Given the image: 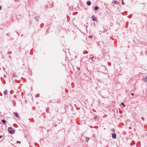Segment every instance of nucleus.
Listing matches in <instances>:
<instances>
[{
	"label": "nucleus",
	"mask_w": 147,
	"mask_h": 147,
	"mask_svg": "<svg viewBox=\"0 0 147 147\" xmlns=\"http://www.w3.org/2000/svg\"><path fill=\"white\" fill-rule=\"evenodd\" d=\"M9 132L11 134H13L15 132V131L12 130V128L11 127H9L8 128Z\"/></svg>",
	"instance_id": "f257e3e1"
},
{
	"label": "nucleus",
	"mask_w": 147,
	"mask_h": 147,
	"mask_svg": "<svg viewBox=\"0 0 147 147\" xmlns=\"http://www.w3.org/2000/svg\"><path fill=\"white\" fill-rule=\"evenodd\" d=\"M116 134L115 133H113L112 134V137L113 139H115L116 138Z\"/></svg>",
	"instance_id": "f03ea898"
},
{
	"label": "nucleus",
	"mask_w": 147,
	"mask_h": 147,
	"mask_svg": "<svg viewBox=\"0 0 147 147\" xmlns=\"http://www.w3.org/2000/svg\"><path fill=\"white\" fill-rule=\"evenodd\" d=\"M92 18L93 21H96V18L94 15H93L92 16Z\"/></svg>",
	"instance_id": "7ed1b4c3"
},
{
	"label": "nucleus",
	"mask_w": 147,
	"mask_h": 147,
	"mask_svg": "<svg viewBox=\"0 0 147 147\" xmlns=\"http://www.w3.org/2000/svg\"><path fill=\"white\" fill-rule=\"evenodd\" d=\"M39 18L38 16H36L35 17V19L37 21H38V18Z\"/></svg>",
	"instance_id": "20e7f679"
},
{
	"label": "nucleus",
	"mask_w": 147,
	"mask_h": 147,
	"mask_svg": "<svg viewBox=\"0 0 147 147\" xmlns=\"http://www.w3.org/2000/svg\"><path fill=\"white\" fill-rule=\"evenodd\" d=\"M143 80L145 82H147V76L144 78Z\"/></svg>",
	"instance_id": "39448f33"
},
{
	"label": "nucleus",
	"mask_w": 147,
	"mask_h": 147,
	"mask_svg": "<svg viewBox=\"0 0 147 147\" xmlns=\"http://www.w3.org/2000/svg\"><path fill=\"white\" fill-rule=\"evenodd\" d=\"M87 4L88 5L90 6V5H91V2L90 1H88L87 2Z\"/></svg>",
	"instance_id": "423d86ee"
},
{
	"label": "nucleus",
	"mask_w": 147,
	"mask_h": 147,
	"mask_svg": "<svg viewBox=\"0 0 147 147\" xmlns=\"http://www.w3.org/2000/svg\"><path fill=\"white\" fill-rule=\"evenodd\" d=\"M1 121L3 123L5 124L6 121L4 119H3L1 120Z\"/></svg>",
	"instance_id": "0eeeda50"
},
{
	"label": "nucleus",
	"mask_w": 147,
	"mask_h": 147,
	"mask_svg": "<svg viewBox=\"0 0 147 147\" xmlns=\"http://www.w3.org/2000/svg\"><path fill=\"white\" fill-rule=\"evenodd\" d=\"M99 9V7L97 6H96L94 8V9L96 11H97Z\"/></svg>",
	"instance_id": "6e6552de"
},
{
	"label": "nucleus",
	"mask_w": 147,
	"mask_h": 147,
	"mask_svg": "<svg viewBox=\"0 0 147 147\" xmlns=\"http://www.w3.org/2000/svg\"><path fill=\"white\" fill-rule=\"evenodd\" d=\"M14 114L15 115V116L16 117H18V118H19V117L17 113H14Z\"/></svg>",
	"instance_id": "1a4fd4ad"
},
{
	"label": "nucleus",
	"mask_w": 147,
	"mask_h": 147,
	"mask_svg": "<svg viewBox=\"0 0 147 147\" xmlns=\"http://www.w3.org/2000/svg\"><path fill=\"white\" fill-rule=\"evenodd\" d=\"M4 94L5 95L7 94V90H5L4 92Z\"/></svg>",
	"instance_id": "9d476101"
},
{
	"label": "nucleus",
	"mask_w": 147,
	"mask_h": 147,
	"mask_svg": "<svg viewBox=\"0 0 147 147\" xmlns=\"http://www.w3.org/2000/svg\"><path fill=\"white\" fill-rule=\"evenodd\" d=\"M114 3L115 4H117L118 3V1H114Z\"/></svg>",
	"instance_id": "9b49d317"
},
{
	"label": "nucleus",
	"mask_w": 147,
	"mask_h": 147,
	"mask_svg": "<svg viewBox=\"0 0 147 147\" xmlns=\"http://www.w3.org/2000/svg\"><path fill=\"white\" fill-rule=\"evenodd\" d=\"M121 105L122 106H123V107H124L125 106V105L123 102H122L121 104Z\"/></svg>",
	"instance_id": "f8f14e48"
},
{
	"label": "nucleus",
	"mask_w": 147,
	"mask_h": 147,
	"mask_svg": "<svg viewBox=\"0 0 147 147\" xmlns=\"http://www.w3.org/2000/svg\"><path fill=\"white\" fill-rule=\"evenodd\" d=\"M92 37V35H89L88 36V38H91Z\"/></svg>",
	"instance_id": "ddd939ff"
},
{
	"label": "nucleus",
	"mask_w": 147,
	"mask_h": 147,
	"mask_svg": "<svg viewBox=\"0 0 147 147\" xmlns=\"http://www.w3.org/2000/svg\"><path fill=\"white\" fill-rule=\"evenodd\" d=\"M111 131H112L114 132L115 131V130L114 129H111Z\"/></svg>",
	"instance_id": "4468645a"
},
{
	"label": "nucleus",
	"mask_w": 147,
	"mask_h": 147,
	"mask_svg": "<svg viewBox=\"0 0 147 147\" xmlns=\"http://www.w3.org/2000/svg\"><path fill=\"white\" fill-rule=\"evenodd\" d=\"M89 138L88 137L86 138V140H87V141L89 140Z\"/></svg>",
	"instance_id": "2eb2a0df"
},
{
	"label": "nucleus",
	"mask_w": 147,
	"mask_h": 147,
	"mask_svg": "<svg viewBox=\"0 0 147 147\" xmlns=\"http://www.w3.org/2000/svg\"><path fill=\"white\" fill-rule=\"evenodd\" d=\"M94 58V57L93 56H92V57H91L90 58V59L91 60H92Z\"/></svg>",
	"instance_id": "dca6fc26"
},
{
	"label": "nucleus",
	"mask_w": 147,
	"mask_h": 147,
	"mask_svg": "<svg viewBox=\"0 0 147 147\" xmlns=\"http://www.w3.org/2000/svg\"><path fill=\"white\" fill-rule=\"evenodd\" d=\"M17 143H20V141H17Z\"/></svg>",
	"instance_id": "f3484780"
},
{
	"label": "nucleus",
	"mask_w": 147,
	"mask_h": 147,
	"mask_svg": "<svg viewBox=\"0 0 147 147\" xmlns=\"http://www.w3.org/2000/svg\"><path fill=\"white\" fill-rule=\"evenodd\" d=\"M2 8V7L1 6H0V10H1Z\"/></svg>",
	"instance_id": "a211bd4d"
},
{
	"label": "nucleus",
	"mask_w": 147,
	"mask_h": 147,
	"mask_svg": "<svg viewBox=\"0 0 147 147\" xmlns=\"http://www.w3.org/2000/svg\"><path fill=\"white\" fill-rule=\"evenodd\" d=\"M131 94L132 96L134 95V94L133 93H131Z\"/></svg>",
	"instance_id": "6ab92c4d"
},
{
	"label": "nucleus",
	"mask_w": 147,
	"mask_h": 147,
	"mask_svg": "<svg viewBox=\"0 0 147 147\" xmlns=\"http://www.w3.org/2000/svg\"><path fill=\"white\" fill-rule=\"evenodd\" d=\"M2 137V136H0V139Z\"/></svg>",
	"instance_id": "aec40b11"
},
{
	"label": "nucleus",
	"mask_w": 147,
	"mask_h": 147,
	"mask_svg": "<svg viewBox=\"0 0 147 147\" xmlns=\"http://www.w3.org/2000/svg\"><path fill=\"white\" fill-rule=\"evenodd\" d=\"M55 126V127H56V126H57V125H56H56H55V126Z\"/></svg>",
	"instance_id": "412c9836"
},
{
	"label": "nucleus",
	"mask_w": 147,
	"mask_h": 147,
	"mask_svg": "<svg viewBox=\"0 0 147 147\" xmlns=\"http://www.w3.org/2000/svg\"><path fill=\"white\" fill-rule=\"evenodd\" d=\"M9 58H10V56H9Z\"/></svg>",
	"instance_id": "4be33fe9"
},
{
	"label": "nucleus",
	"mask_w": 147,
	"mask_h": 147,
	"mask_svg": "<svg viewBox=\"0 0 147 147\" xmlns=\"http://www.w3.org/2000/svg\"><path fill=\"white\" fill-rule=\"evenodd\" d=\"M95 118H96V117H95L94 119H95Z\"/></svg>",
	"instance_id": "5701e85b"
},
{
	"label": "nucleus",
	"mask_w": 147,
	"mask_h": 147,
	"mask_svg": "<svg viewBox=\"0 0 147 147\" xmlns=\"http://www.w3.org/2000/svg\"><path fill=\"white\" fill-rule=\"evenodd\" d=\"M95 118H96V117H95L94 119H95Z\"/></svg>",
	"instance_id": "b1692460"
}]
</instances>
